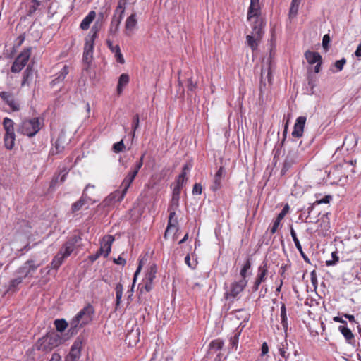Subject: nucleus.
Segmentation results:
<instances>
[{"label":"nucleus","instance_id":"a19ab883","mask_svg":"<svg viewBox=\"0 0 361 361\" xmlns=\"http://www.w3.org/2000/svg\"><path fill=\"white\" fill-rule=\"evenodd\" d=\"M16 136L4 135V141L5 147L7 149H12L14 147Z\"/></svg>","mask_w":361,"mask_h":361},{"label":"nucleus","instance_id":"f03ea898","mask_svg":"<svg viewBox=\"0 0 361 361\" xmlns=\"http://www.w3.org/2000/svg\"><path fill=\"white\" fill-rule=\"evenodd\" d=\"M43 126L39 118L24 119L18 126L17 132L30 137L35 136Z\"/></svg>","mask_w":361,"mask_h":361},{"label":"nucleus","instance_id":"ea45409f","mask_svg":"<svg viewBox=\"0 0 361 361\" xmlns=\"http://www.w3.org/2000/svg\"><path fill=\"white\" fill-rule=\"evenodd\" d=\"M54 325L58 331L63 332L67 328L68 324L64 319H58L54 321Z\"/></svg>","mask_w":361,"mask_h":361},{"label":"nucleus","instance_id":"79ce46f5","mask_svg":"<svg viewBox=\"0 0 361 361\" xmlns=\"http://www.w3.org/2000/svg\"><path fill=\"white\" fill-rule=\"evenodd\" d=\"M129 82V76L128 74L123 73L119 77L118 83L117 86L118 91H121L122 87L127 85Z\"/></svg>","mask_w":361,"mask_h":361},{"label":"nucleus","instance_id":"a211bd4d","mask_svg":"<svg viewBox=\"0 0 361 361\" xmlns=\"http://www.w3.org/2000/svg\"><path fill=\"white\" fill-rule=\"evenodd\" d=\"M38 267L39 265L35 264L33 260H28L19 268L18 271L20 274L23 275V277H25L32 271H35Z\"/></svg>","mask_w":361,"mask_h":361},{"label":"nucleus","instance_id":"58836bf2","mask_svg":"<svg viewBox=\"0 0 361 361\" xmlns=\"http://www.w3.org/2000/svg\"><path fill=\"white\" fill-rule=\"evenodd\" d=\"M281 324L283 326V329L286 331L288 329V318L286 315V309L285 305H282L281 307Z\"/></svg>","mask_w":361,"mask_h":361},{"label":"nucleus","instance_id":"dca6fc26","mask_svg":"<svg viewBox=\"0 0 361 361\" xmlns=\"http://www.w3.org/2000/svg\"><path fill=\"white\" fill-rule=\"evenodd\" d=\"M114 240L112 235H106L103 238L100 249L98 250L102 255L106 257L111 252V244Z\"/></svg>","mask_w":361,"mask_h":361},{"label":"nucleus","instance_id":"39448f33","mask_svg":"<svg viewBox=\"0 0 361 361\" xmlns=\"http://www.w3.org/2000/svg\"><path fill=\"white\" fill-rule=\"evenodd\" d=\"M247 284L246 279H240L231 283L230 287L226 290L225 297L226 299L235 298L240 293L243 291Z\"/></svg>","mask_w":361,"mask_h":361},{"label":"nucleus","instance_id":"e433bc0d","mask_svg":"<svg viewBox=\"0 0 361 361\" xmlns=\"http://www.w3.org/2000/svg\"><path fill=\"white\" fill-rule=\"evenodd\" d=\"M121 21L118 20L117 19L112 18L110 24V27L109 30V35H115L118 29L121 24Z\"/></svg>","mask_w":361,"mask_h":361},{"label":"nucleus","instance_id":"37998d69","mask_svg":"<svg viewBox=\"0 0 361 361\" xmlns=\"http://www.w3.org/2000/svg\"><path fill=\"white\" fill-rule=\"evenodd\" d=\"M224 345V343L222 340L216 339V340L212 341L210 343L209 347L211 349L217 351V350L222 349Z\"/></svg>","mask_w":361,"mask_h":361},{"label":"nucleus","instance_id":"09e8293b","mask_svg":"<svg viewBox=\"0 0 361 361\" xmlns=\"http://www.w3.org/2000/svg\"><path fill=\"white\" fill-rule=\"evenodd\" d=\"M68 173V171L66 170L62 171L60 174L53 180L51 183V185L54 184V182H58L59 179L60 183L64 182L66 178V175Z\"/></svg>","mask_w":361,"mask_h":361},{"label":"nucleus","instance_id":"f3484780","mask_svg":"<svg viewBox=\"0 0 361 361\" xmlns=\"http://www.w3.org/2000/svg\"><path fill=\"white\" fill-rule=\"evenodd\" d=\"M306 122V117L299 116L295 121L292 135L294 137H300L303 134L304 126Z\"/></svg>","mask_w":361,"mask_h":361},{"label":"nucleus","instance_id":"5fc2aeb1","mask_svg":"<svg viewBox=\"0 0 361 361\" xmlns=\"http://www.w3.org/2000/svg\"><path fill=\"white\" fill-rule=\"evenodd\" d=\"M124 147L125 146L122 140L115 143L113 146L115 152H122Z\"/></svg>","mask_w":361,"mask_h":361},{"label":"nucleus","instance_id":"5701e85b","mask_svg":"<svg viewBox=\"0 0 361 361\" xmlns=\"http://www.w3.org/2000/svg\"><path fill=\"white\" fill-rule=\"evenodd\" d=\"M290 345L286 339H284L283 341L278 345L279 353L280 355L285 359V361H287L290 356Z\"/></svg>","mask_w":361,"mask_h":361},{"label":"nucleus","instance_id":"3c124183","mask_svg":"<svg viewBox=\"0 0 361 361\" xmlns=\"http://www.w3.org/2000/svg\"><path fill=\"white\" fill-rule=\"evenodd\" d=\"M331 256H332V258L333 259L332 260H327L326 262V264L327 266H333V265H335L338 262V257L337 255V253L336 252H333L331 253Z\"/></svg>","mask_w":361,"mask_h":361},{"label":"nucleus","instance_id":"338daca9","mask_svg":"<svg viewBox=\"0 0 361 361\" xmlns=\"http://www.w3.org/2000/svg\"><path fill=\"white\" fill-rule=\"evenodd\" d=\"M113 261L115 264H119L121 266H124L126 263V259L123 257H122L121 256H119L118 258H114Z\"/></svg>","mask_w":361,"mask_h":361},{"label":"nucleus","instance_id":"0eeeda50","mask_svg":"<svg viewBox=\"0 0 361 361\" xmlns=\"http://www.w3.org/2000/svg\"><path fill=\"white\" fill-rule=\"evenodd\" d=\"M137 174V173L136 171L131 170L124 178L121 185V192L117 191L113 195L114 197H116L117 195H119L117 201L120 202L123 199L129 187L130 186V184L133 183Z\"/></svg>","mask_w":361,"mask_h":361},{"label":"nucleus","instance_id":"72a5a7b5","mask_svg":"<svg viewBox=\"0 0 361 361\" xmlns=\"http://www.w3.org/2000/svg\"><path fill=\"white\" fill-rule=\"evenodd\" d=\"M66 258L67 257L59 251L51 262L52 267L58 269Z\"/></svg>","mask_w":361,"mask_h":361},{"label":"nucleus","instance_id":"e2e57ef3","mask_svg":"<svg viewBox=\"0 0 361 361\" xmlns=\"http://www.w3.org/2000/svg\"><path fill=\"white\" fill-rule=\"evenodd\" d=\"M114 54H115V57L116 59L117 62H118L121 64L125 63L124 58L121 52V49L118 50V52H116Z\"/></svg>","mask_w":361,"mask_h":361},{"label":"nucleus","instance_id":"774afa93","mask_svg":"<svg viewBox=\"0 0 361 361\" xmlns=\"http://www.w3.org/2000/svg\"><path fill=\"white\" fill-rule=\"evenodd\" d=\"M330 42V37L328 35H325L324 37H323V39H322V44H323V47L324 49H326L328 46V44Z\"/></svg>","mask_w":361,"mask_h":361},{"label":"nucleus","instance_id":"052dcab7","mask_svg":"<svg viewBox=\"0 0 361 361\" xmlns=\"http://www.w3.org/2000/svg\"><path fill=\"white\" fill-rule=\"evenodd\" d=\"M197 82H194L192 78L188 80L187 87L190 91H194L196 88Z\"/></svg>","mask_w":361,"mask_h":361},{"label":"nucleus","instance_id":"a18cd8bd","mask_svg":"<svg viewBox=\"0 0 361 361\" xmlns=\"http://www.w3.org/2000/svg\"><path fill=\"white\" fill-rule=\"evenodd\" d=\"M235 317L238 319H243L244 322H246L249 319L250 314L248 313L245 312V311H244L243 310H235Z\"/></svg>","mask_w":361,"mask_h":361},{"label":"nucleus","instance_id":"bf43d9fd","mask_svg":"<svg viewBox=\"0 0 361 361\" xmlns=\"http://www.w3.org/2000/svg\"><path fill=\"white\" fill-rule=\"evenodd\" d=\"M185 262L191 269H195L197 265V262L195 260H194L192 263L191 262V259L189 255L185 257Z\"/></svg>","mask_w":361,"mask_h":361},{"label":"nucleus","instance_id":"c03bdc74","mask_svg":"<svg viewBox=\"0 0 361 361\" xmlns=\"http://www.w3.org/2000/svg\"><path fill=\"white\" fill-rule=\"evenodd\" d=\"M251 268V262L250 259H247L245 264L243 265V268L241 269L240 271V275L241 276V279H246L247 275V271Z\"/></svg>","mask_w":361,"mask_h":361},{"label":"nucleus","instance_id":"680f3d73","mask_svg":"<svg viewBox=\"0 0 361 361\" xmlns=\"http://www.w3.org/2000/svg\"><path fill=\"white\" fill-rule=\"evenodd\" d=\"M288 209H289L288 205H286L283 208L282 211L278 214L276 219H278L281 221L284 218V216L286 214V213L288 212Z\"/></svg>","mask_w":361,"mask_h":361},{"label":"nucleus","instance_id":"aec40b11","mask_svg":"<svg viewBox=\"0 0 361 361\" xmlns=\"http://www.w3.org/2000/svg\"><path fill=\"white\" fill-rule=\"evenodd\" d=\"M225 172L224 166H221L216 171L214 178L213 184L211 185V190L212 191H216L221 187V180L224 177Z\"/></svg>","mask_w":361,"mask_h":361},{"label":"nucleus","instance_id":"f8f14e48","mask_svg":"<svg viewBox=\"0 0 361 361\" xmlns=\"http://www.w3.org/2000/svg\"><path fill=\"white\" fill-rule=\"evenodd\" d=\"M260 14V4L259 0H250V4L247 12L248 20H255L258 18H262Z\"/></svg>","mask_w":361,"mask_h":361},{"label":"nucleus","instance_id":"603ef678","mask_svg":"<svg viewBox=\"0 0 361 361\" xmlns=\"http://www.w3.org/2000/svg\"><path fill=\"white\" fill-rule=\"evenodd\" d=\"M144 263H145V259H141L139 260L138 267H137V270L135 271V272L134 274L133 283L135 282L136 279H137L138 274L141 271V269H142V267Z\"/></svg>","mask_w":361,"mask_h":361},{"label":"nucleus","instance_id":"4c0bfd02","mask_svg":"<svg viewBox=\"0 0 361 361\" xmlns=\"http://www.w3.org/2000/svg\"><path fill=\"white\" fill-rule=\"evenodd\" d=\"M115 290H116V308L117 309L121 302V298H122V295H123V288L122 284L118 283L115 288Z\"/></svg>","mask_w":361,"mask_h":361},{"label":"nucleus","instance_id":"6ab92c4d","mask_svg":"<svg viewBox=\"0 0 361 361\" xmlns=\"http://www.w3.org/2000/svg\"><path fill=\"white\" fill-rule=\"evenodd\" d=\"M65 138V133L63 132H61L59 134V137L57 138L54 147H52L51 149V154H58L63 151L66 143Z\"/></svg>","mask_w":361,"mask_h":361},{"label":"nucleus","instance_id":"c756f323","mask_svg":"<svg viewBox=\"0 0 361 361\" xmlns=\"http://www.w3.org/2000/svg\"><path fill=\"white\" fill-rule=\"evenodd\" d=\"M305 56L310 64H314L322 61V56L318 52L307 51L305 53Z\"/></svg>","mask_w":361,"mask_h":361},{"label":"nucleus","instance_id":"4d7b16f0","mask_svg":"<svg viewBox=\"0 0 361 361\" xmlns=\"http://www.w3.org/2000/svg\"><path fill=\"white\" fill-rule=\"evenodd\" d=\"M106 44H107L109 49L114 54H115L116 52H118V51L120 50V47L118 45H114L113 42L109 39L106 41Z\"/></svg>","mask_w":361,"mask_h":361},{"label":"nucleus","instance_id":"6e6d98bb","mask_svg":"<svg viewBox=\"0 0 361 361\" xmlns=\"http://www.w3.org/2000/svg\"><path fill=\"white\" fill-rule=\"evenodd\" d=\"M346 60L343 58L341 60H338L335 62V67L337 68L338 71H341L343 68V66L345 64Z\"/></svg>","mask_w":361,"mask_h":361},{"label":"nucleus","instance_id":"4be33fe9","mask_svg":"<svg viewBox=\"0 0 361 361\" xmlns=\"http://www.w3.org/2000/svg\"><path fill=\"white\" fill-rule=\"evenodd\" d=\"M137 23L136 13H132L129 17L127 18L125 23L126 33L127 35H130L134 29L135 28Z\"/></svg>","mask_w":361,"mask_h":361},{"label":"nucleus","instance_id":"393cba45","mask_svg":"<svg viewBox=\"0 0 361 361\" xmlns=\"http://www.w3.org/2000/svg\"><path fill=\"white\" fill-rule=\"evenodd\" d=\"M4 128L6 131L5 135L16 136L14 133V123L12 119L5 118L3 121Z\"/></svg>","mask_w":361,"mask_h":361},{"label":"nucleus","instance_id":"ddd939ff","mask_svg":"<svg viewBox=\"0 0 361 361\" xmlns=\"http://www.w3.org/2000/svg\"><path fill=\"white\" fill-rule=\"evenodd\" d=\"M82 342L76 340L71 346V350L66 357V361H77L81 355Z\"/></svg>","mask_w":361,"mask_h":361},{"label":"nucleus","instance_id":"0e129e2a","mask_svg":"<svg viewBox=\"0 0 361 361\" xmlns=\"http://www.w3.org/2000/svg\"><path fill=\"white\" fill-rule=\"evenodd\" d=\"M92 58V53L88 52V51H84L83 52V60L86 63L90 62L91 59Z\"/></svg>","mask_w":361,"mask_h":361},{"label":"nucleus","instance_id":"c85d7f7f","mask_svg":"<svg viewBox=\"0 0 361 361\" xmlns=\"http://www.w3.org/2000/svg\"><path fill=\"white\" fill-rule=\"evenodd\" d=\"M338 330L345 338L346 342L349 344H352L354 339V335L351 330L348 327L342 325L338 326Z\"/></svg>","mask_w":361,"mask_h":361},{"label":"nucleus","instance_id":"69168bd1","mask_svg":"<svg viewBox=\"0 0 361 361\" xmlns=\"http://www.w3.org/2000/svg\"><path fill=\"white\" fill-rule=\"evenodd\" d=\"M280 222H281V220H279L278 219H275V221L273 223L272 227L271 228V233H274L277 231V229L280 225Z\"/></svg>","mask_w":361,"mask_h":361},{"label":"nucleus","instance_id":"f257e3e1","mask_svg":"<svg viewBox=\"0 0 361 361\" xmlns=\"http://www.w3.org/2000/svg\"><path fill=\"white\" fill-rule=\"evenodd\" d=\"M94 314V309L90 304L80 310L70 322V331H71V333L73 334L77 329L82 328L88 324L92 320Z\"/></svg>","mask_w":361,"mask_h":361},{"label":"nucleus","instance_id":"49530a36","mask_svg":"<svg viewBox=\"0 0 361 361\" xmlns=\"http://www.w3.org/2000/svg\"><path fill=\"white\" fill-rule=\"evenodd\" d=\"M290 235L294 241V243L295 245L297 250L298 251H301V244H300V243L297 237L296 233L294 231L293 227L290 228Z\"/></svg>","mask_w":361,"mask_h":361},{"label":"nucleus","instance_id":"c9c22d12","mask_svg":"<svg viewBox=\"0 0 361 361\" xmlns=\"http://www.w3.org/2000/svg\"><path fill=\"white\" fill-rule=\"evenodd\" d=\"M241 334V330L236 329L233 332V336L231 337L230 338V345L231 348L233 350H236L238 348V344L239 341V336Z\"/></svg>","mask_w":361,"mask_h":361},{"label":"nucleus","instance_id":"6e6552de","mask_svg":"<svg viewBox=\"0 0 361 361\" xmlns=\"http://www.w3.org/2000/svg\"><path fill=\"white\" fill-rule=\"evenodd\" d=\"M80 237L77 235H73L71 236L68 239V240L63 244L61 249L60 250V252L63 255H65V257H69L74 250L76 244H78L80 241Z\"/></svg>","mask_w":361,"mask_h":361},{"label":"nucleus","instance_id":"7ed1b4c3","mask_svg":"<svg viewBox=\"0 0 361 361\" xmlns=\"http://www.w3.org/2000/svg\"><path fill=\"white\" fill-rule=\"evenodd\" d=\"M252 31L250 35H247L246 42L247 45L254 51L257 49L258 44L262 37V29L264 23L262 18H258L252 21Z\"/></svg>","mask_w":361,"mask_h":361},{"label":"nucleus","instance_id":"bb28decb","mask_svg":"<svg viewBox=\"0 0 361 361\" xmlns=\"http://www.w3.org/2000/svg\"><path fill=\"white\" fill-rule=\"evenodd\" d=\"M34 75L33 69L28 66L23 73V80L21 82L22 86H29L32 80Z\"/></svg>","mask_w":361,"mask_h":361},{"label":"nucleus","instance_id":"8fccbe9b","mask_svg":"<svg viewBox=\"0 0 361 361\" xmlns=\"http://www.w3.org/2000/svg\"><path fill=\"white\" fill-rule=\"evenodd\" d=\"M139 123H140L139 116H138V114H136L133 117V124H132V128L133 130V137L135 136V130L139 127Z\"/></svg>","mask_w":361,"mask_h":361},{"label":"nucleus","instance_id":"2eb2a0df","mask_svg":"<svg viewBox=\"0 0 361 361\" xmlns=\"http://www.w3.org/2000/svg\"><path fill=\"white\" fill-rule=\"evenodd\" d=\"M1 99L7 104L13 111L20 109L19 104L16 102L13 94L9 92H1Z\"/></svg>","mask_w":361,"mask_h":361},{"label":"nucleus","instance_id":"2f4dec72","mask_svg":"<svg viewBox=\"0 0 361 361\" xmlns=\"http://www.w3.org/2000/svg\"><path fill=\"white\" fill-rule=\"evenodd\" d=\"M68 73V68L64 66L61 71L57 74V77L51 82V86H54L57 83L62 82Z\"/></svg>","mask_w":361,"mask_h":361},{"label":"nucleus","instance_id":"473e14b6","mask_svg":"<svg viewBox=\"0 0 361 361\" xmlns=\"http://www.w3.org/2000/svg\"><path fill=\"white\" fill-rule=\"evenodd\" d=\"M182 187L179 185H175L173 189V195L171 199V207L177 208L178 207V202L180 199V190Z\"/></svg>","mask_w":361,"mask_h":361},{"label":"nucleus","instance_id":"9b49d317","mask_svg":"<svg viewBox=\"0 0 361 361\" xmlns=\"http://www.w3.org/2000/svg\"><path fill=\"white\" fill-rule=\"evenodd\" d=\"M298 157V152L296 151L290 150L288 152L281 169L282 175L286 174V173L296 163Z\"/></svg>","mask_w":361,"mask_h":361},{"label":"nucleus","instance_id":"423d86ee","mask_svg":"<svg viewBox=\"0 0 361 361\" xmlns=\"http://www.w3.org/2000/svg\"><path fill=\"white\" fill-rule=\"evenodd\" d=\"M30 55V48L24 49L15 59L11 66V71L13 73H19L27 64Z\"/></svg>","mask_w":361,"mask_h":361},{"label":"nucleus","instance_id":"13d9d810","mask_svg":"<svg viewBox=\"0 0 361 361\" xmlns=\"http://www.w3.org/2000/svg\"><path fill=\"white\" fill-rule=\"evenodd\" d=\"M202 187L200 183H196L192 188L193 195H200L202 193Z\"/></svg>","mask_w":361,"mask_h":361},{"label":"nucleus","instance_id":"b1692460","mask_svg":"<svg viewBox=\"0 0 361 361\" xmlns=\"http://www.w3.org/2000/svg\"><path fill=\"white\" fill-rule=\"evenodd\" d=\"M176 209V208L175 207H173L171 206V212H170V214H169V223H168V226H167L166 230L165 233H164V238H166L167 236L169 234H171V233L177 231V228H176V224H172V219L174 217V216L176 214V212H175Z\"/></svg>","mask_w":361,"mask_h":361},{"label":"nucleus","instance_id":"20e7f679","mask_svg":"<svg viewBox=\"0 0 361 361\" xmlns=\"http://www.w3.org/2000/svg\"><path fill=\"white\" fill-rule=\"evenodd\" d=\"M60 343V336L57 334H52L47 335L39 339L36 346L39 350L48 352L58 346Z\"/></svg>","mask_w":361,"mask_h":361},{"label":"nucleus","instance_id":"9d476101","mask_svg":"<svg viewBox=\"0 0 361 361\" xmlns=\"http://www.w3.org/2000/svg\"><path fill=\"white\" fill-rule=\"evenodd\" d=\"M268 273V267L267 264L266 262H263L257 269V274L252 286L253 291H257L259 289V285L264 282L267 279V275Z\"/></svg>","mask_w":361,"mask_h":361},{"label":"nucleus","instance_id":"4468645a","mask_svg":"<svg viewBox=\"0 0 361 361\" xmlns=\"http://www.w3.org/2000/svg\"><path fill=\"white\" fill-rule=\"evenodd\" d=\"M157 271V265L152 264L148 268L145 277V289L149 291L152 288V283Z\"/></svg>","mask_w":361,"mask_h":361},{"label":"nucleus","instance_id":"864d4df0","mask_svg":"<svg viewBox=\"0 0 361 361\" xmlns=\"http://www.w3.org/2000/svg\"><path fill=\"white\" fill-rule=\"evenodd\" d=\"M332 199L331 195H326L324 197L314 202V204H321L329 203Z\"/></svg>","mask_w":361,"mask_h":361},{"label":"nucleus","instance_id":"412c9836","mask_svg":"<svg viewBox=\"0 0 361 361\" xmlns=\"http://www.w3.org/2000/svg\"><path fill=\"white\" fill-rule=\"evenodd\" d=\"M126 4L127 0H118L112 18L117 19L121 22L126 11Z\"/></svg>","mask_w":361,"mask_h":361},{"label":"nucleus","instance_id":"a878e982","mask_svg":"<svg viewBox=\"0 0 361 361\" xmlns=\"http://www.w3.org/2000/svg\"><path fill=\"white\" fill-rule=\"evenodd\" d=\"M96 13L94 11H91L89 12L87 16L85 17V18L82 20L80 23V28L82 30H87L90 27V24L92 23L94 19L95 18Z\"/></svg>","mask_w":361,"mask_h":361},{"label":"nucleus","instance_id":"cd10ccee","mask_svg":"<svg viewBox=\"0 0 361 361\" xmlns=\"http://www.w3.org/2000/svg\"><path fill=\"white\" fill-rule=\"evenodd\" d=\"M97 37V30L92 35H89L85 38V43L84 47V51H88V52L93 54L94 39Z\"/></svg>","mask_w":361,"mask_h":361},{"label":"nucleus","instance_id":"f704fd0d","mask_svg":"<svg viewBox=\"0 0 361 361\" xmlns=\"http://www.w3.org/2000/svg\"><path fill=\"white\" fill-rule=\"evenodd\" d=\"M300 1L301 0H292L289 11L290 18H293L297 16Z\"/></svg>","mask_w":361,"mask_h":361},{"label":"nucleus","instance_id":"de8ad7c7","mask_svg":"<svg viewBox=\"0 0 361 361\" xmlns=\"http://www.w3.org/2000/svg\"><path fill=\"white\" fill-rule=\"evenodd\" d=\"M23 281V276L17 277L13 280L11 281L10 285H9V290H14L15 288L22 283Z\"/></svg>","mask_w":361,"mask_h":361},{"label":"nucleus","instance_id":"7c9ffc66","mask_svg":"<svg viewBox=\"0 0 361 361\" xmlns=\"http://www.w3.org/2000/svg\"><path fill=\"white\" fill-rule=\"evenodd\" d=\"M89 198L83 193L80 199L72 205V212L75 213L81 209L87 203Z\"/></svg>","mask_w":361,"mask_h":361},{"label":"nucleus","instance_id":"1a4fd4ad","mask_svg":"<svg viewBox=\"0 0 361 361\" xmlns=\"http://www.w3.org/2000/svg\"><path fill=\"white\" fill-rule=\"evenodd\" d=\"M272 71H271V59H267L264 65H263L261 70V79L260 83L262 86H266L267 80L269 84L271 83Z\"/></svg>","mask_w":361,"mask_h":361}]
</instances>
